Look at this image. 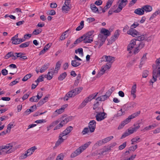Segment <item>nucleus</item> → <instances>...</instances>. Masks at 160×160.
Listing matches in <instances>:
<instances>
[{"instance_id": "22", "label": "nucleus", "mask_w": 160, "mask_h": 160, "mask_svg": "<svg viewBox=\"0 0 160 160\" xmlns=\"http://www.w3.org/2000/svg\"><path fill=\"white\" fill-rule=\"evenodd\" d=\"M49 65L50 64L49 63H45L40 69V72L42 73L45 72L48 68Z\"/></svg>"}, {"instance_id": "7", "label": "nucleus", "mask_w": 160, "mask_h": 160, "mask_svg": "<svg viewBox=\"0 0 160 160\" xmlns=\"http://www.w3.org/2000/svg\"><path fill=\"white\" fill-rule=\"evenodd\" d=\"M111 67V65L106 64L102 67L101 70L97 75V77L99 78L108 69H109Z\"/></svg>"}, {"instance_id": "23", "label": "nucleus", "mask_w": 160, "mask_h": 160, "mask_svg": "<svg viewBox=\"0 0 160 160\" xmlns=\"http://www.w3.org/2000/svg\"><path fill=\"white\" fill-rule=\"evenodd\" d=\"M134 13L139 15H142L144 14V11L142 8H138L135 10L134 11Z\"/></svg>"}, {"instance_id": "42", "label": "nucleus", "mask_w": 160, "mask_h": 160, "mask_svg": "<svg viewBox=\"0 0 160 160\" xmlns=\"http://www.w3.org/2000/svg\"><path fill=\"white\" fill-rule=\"evenodd\" d=\"M11 40L13 44L16 45L20 44L19 38H11Z\"/></svg>"}, {"instance_id": "48", "label": "nucleus", "mask_w": 160, "mask_h": 160, "mask_svg": "<svg viewBox=\"0 0 160 160\" xmlns=\"http://www.w3.org/2000/svg\"><path fill=\"white\" fill-rule=\"evenodd\" d=\"M42 95L43 94L42 92H38L37 95L36 96V97L37 98L36 99V102H37L38 100L42 97Z\"/></svg>"}, {"instance_id": "41", "label": "nucleus", "mask_w": 160, "mask_h": 160, "mask_svg": "<svg viewBox=\"0 0 160 160\" xmlns=\"http://www.w3.org/2000/svg\"><path fill=\"white\" fill-rule=\"evenodd\" d=\"M44 75H43L39 76L35 81V82L38 83L40 82L43 81H44Z\"/></svg>"}, {"instance_id": "6", "label": "nucleus", "mask_w": 160, "mask_h": 160, "mask_svg": "<svg viewBox=\"0 0 160 160\" xmlns=\"http://www.w3.org/2000/svg\"><path fill=\"white\" fill-rule=\"evenodd\" d=\"M107 38V36H104L102 34H99L98 35V41H95V43L96 45L99 44L98 48H100L103 45Z\"/></svg>"}, {"instance_id": "52", "label": "nucleus", "mask_w": 160, "mask_h": 160, "mask_svg": "<svg viewBox=\"0 0 160 160\" xmlns=\"http://www.w3.org/2000/svg\"><path fill=\"white\" fill-rule=\"evenodd\" d=\"M60 122L59 124L55 127L53 129L54 130L59 129L63 127V125Z\"/></svg>"}, {"instance_id": "15", "label": "nucleus", "mask_w": 160, "mask_h": 160, "mask_svg": "<svg viewBox=\"0 0 160 160\" xmlns=\"http://www.w3.org/2000/svg\"><path fill=\"white\" fill-rule=\"evenodd\" d=\"M72 129L73 127L72 126H69L60 134V135H62V136L64 137L68 134L72 130Z\"/></svg>"}, {"instance_id": "24", "label": "nucleus", "mask_w": 160, "mask_h": 160, "mask_svg": "<svg viewBox=\"0 0 160 160\" xmlns=\"http://www.w3.org/2000/svg\"><path fill=\"white\" fill-rule=\"evenodd\" d=\"M61 62L59 61H58L56 64L55 65V68L53 71L55 73H57L58 72V71L60 69L61 66Z\"/></svg>"}, {"instance_id": "63", "label": "nucleus", "mask_w": 160, "mask_h": 160, "mask_svg": "<svg viewBox=\"0 0 160 160\" xmlns=\"http://www.w3.org/2000/svg\"><path fill=\"white\" fill-rule=\"evenodd\" d=\"M14 126L13 125V124L12 122H10L7 126V130H9L10 132L11 128Z\"/></svg>"}, {"instance_id": "35", "label": "nucleus", "mask_w": 160, "mask_h": 160, "mask_svg": "<svg viewBox=\"0 0 160 160\" xmlns=\"http://www.w3.org/2000/svg\"><path fill=\"white\" fill-rule=\"evenodd\" d=\"M113 138V136H110L108 137H107L103 139L102 140V142H103V144L106 143L110 140L112 139Z\"/></svg>"}, {"instance_id": "53", "label": "nucleus", "mask_w": 160, "mask_h": 160, "mask_svg": "<svg viewBox=\"0 0 160 160\" xmlns=\"http://www.w3.org/2000/svg\"><path fill=\"white\" fill-rule=\"evenodd\" d=\"M13 52H10L8 53L5 56V58L6 59H8L10 57L13 56Z\"/></svg>"}, {"instance_id": "4", "label": "nucleus", "mask_w": 160, "mask_h": 160, "mask_svg": "<svg viewBox=\"0 0 160 160\" xmlns=\"http://www.w3.org/2000/svg\"><path fill=\"white\" fill-rule=\"evenodd\" d=\"M98 94V93H95L90 95L88 97L86 98L80 105V108H82L85 107L88 102L91 101L92 99L95 98Z\"/></svg>"}, {"instance_id": "44", "label": "nucleus", "mask_w": 160, "mask_h": 160, "mask_svg": "<svg viewBox=\"0 0 160 160\" xmlns=\"http://www.w3.org/2000/svg\"><path fill=\"white\" fill-rule=\"evenodd\" d=\"M91 8L93 12H98V8L94 4L91 5Z\"/></svg>"}, {"instance_id": "2", "label": "nucleus", "mask_w": 160, "mask_h": 160, "mask_svg": "<svg viewBox=\"0 0 160 160\" xmlns=\"http://www.w3.org/2000/svg\"><path fill=\"white\" fill-rule=\"evenodd\" d=\"M91 143V142H87L77 148L70 155L71 158H73L79 155L89 146Z\"/></svg>"}, {"instance_id": "25", "label": "nucleus", "mask_w": 160, "mask_h": 160, "mask_svg": "<svg viewBox=\"0 0 160 160\" xmlns=\"http://www.w3.org/2000/svg\"><path fill=\"white\" fill-rule=\"evenodd\" d=\"M62 137H63V136H62V135H60V134L59 136V139L55 143V147H58L59 145L61 143L63 142L64 139L62 138Z\"/></svg>"}, {"instance_id": "19", "label": "nucleus", "mask_w": 160, "mask_h": 160, "mask_svg": "<svg viewBox=\"0 0 160 160\" xmlns=\"http://www.w3.org/2000/svg\"><path fill=\"white\" fill-rule=\"evenodd\" d=\"M119 31L117 30L115 32L114 35L112 36L110 38V40L112 42H114L116 39H117L119 35Z\"/></svg>"}, {"instance_id": "36", "label": "nucleus", "mask_w": 160, "mask_h": 160, "mask_svg": "<svg viewBox=\"0 0 160 160\" xmlns=\"http://www.w3.org/2000/svg\"><path fill=\"white\" fill-rule=\"evenodd\" d=\"M94 32V31H91L88 32V33L84 34V35L86 36L87 37L89 38H92L93 39V37L94 36L93 35Z\"/></svg>"}, {"instance_id": "8", "label": "nucleus", "mask_w": 160, "mask_h": 160, "mask_svg": "<svg viewBox=\"0 0 160 160\" xmlns=\"http://www.w3.org/2000/svg\"><path fill=\"white\" fill-rule=\"evenodd\" d=\"M102 61L112 63L115 60V58L110 56L104 55L102 58Z\"/></svg>"}, {"instance_id": "38", "label": "nucleus", "mask_w": 160, "mask_h": 160, "mask_svg": "<svg viewBox=\"0 0 160 160\" xmlns=\"http://www.w3.org/2000/svg\"><path fill=\"white\" fill-rule=\"evenodd\" d=\"M123 112H125L128 110L130 108L127 103L124 104L121 108Z\"/></svg>"}, {"instance_id": "27", "label": "nucleus", "mask_w": 160, "mask_h": 160, "mask_svg": "<svg viewBox=\"0 0 160 160\" xmlns=\"http://www.w3.org/2000/svg\"><path fill=\"white\" fill-rule=\"evenodd\" d=\"M144 12H150L151 11L152 9V7L149 5H146L142 7Z\"/></svg>"}, {"instance_id": "49", "label": "nucleus", "mask_w": 160, "mask_h": 160, "mask_svg": "<svg viewBox=\"0 0 160 160\" xmlns=\"http://www.w3.org/2000/svg\"><path fill=\"white\" fill-rule=\"evenodd\" d=\"M130 108H133L135 107L137 105V103L133 102H131L127 103Z\"/></svg>"}, {"instance_id": "30", "label": "nucleus", "mask_w": 160, "mask_h": 160, "mask_svg": "<svg viewBox=\"0 0 160 160\" xmlns=\"http://www.w3.org/2000/svg\"><path fill=\"white\" fill-rule=\"evenodd\" d=\"M30 150V149H29L25 152V153L23 154V158H26L28 156L31 155L33 153Z\"/></svg>"}, {"instance_id": "61", "label": "nucleus", "mask_w": 160, "mask_h": 160, "mask_svg": "<svg viewBox=\"0 0 160 160\" xmlns=\"http://www.w3.org/2000/svg\"><path fill=\"white\" fill-rule=\"evenodd\" d=\"M15 56H17V58H20L22 55H24L25 54L22 53L21 52H15Z\"/></svg>"}, {"instance_id": "60", "label": "nucleus", "mask_w": 160, "mask_h": 160, "mask_svg": "<svg viewBox=\"0 0 160 160\" xmlns=\"http://www.w3.org/2000/svg\"><path fill=\"white\" fill-rule=\"evenodd\" d=\"M82 37H81L77 39L74 42V44L76 45L81 42L82 41Z\"/></svg>"}, {"instance_id": "32", "label": "nucleus", "mask_w": 160, "mask_h": 160, "mask_svg": "<svg viewBox=\"0 0 160 160\" xmlns=\"http://www.w3.org/2000/svg\"><path fill=\"white\" fill-rule=\"evenodd\" d=\"M30 44V42H25L24 43L21 44L19 46V47L21 48H24L28 47Z\"/></svg>"}, {"instance_id": "3", "label": "nucleus", "mask_w": 160, "mask_h": 160, "mask_svg": "<svg viewBox=\"0 0 160 160\" xmlns=\"http://www.w3.org/2000/svg\"><path fill=\"white\" fill-rule=\"evenodd\" d=\"M159 60L156 61V68L158 69V71L155 69L152 72V78L150 80V82L153 83L157 80V78L160 76V62Z\"/></svg>"}, {"instance_id": "20", "label": "nucleus", "mask_w": 160, "mask_h": 160, "mask_svg": "<svg viewBox=\"0 0 160 160\" xmlns=\"http://www.w3.org/2000/svg\"><path fill=\"white\" fill-rule=\"evenodd\" d=\"M65 5H63L62 8V10L63 12L67 13L69 11L70 8L69 7V4L67 5V3L64 4Z\"/></svg>"}, {"instance_id": "1", "label": "nucleus", "mask_w": 160, "mask_h": 160, "mask_svg": "<svg viewBox=\"0 0 160 160\" xmlns=\"http://www.w3.org/2000/svg\"><path fill=\"white\" fill-rule=\"evenodd\" d=\"M82 87L76 88L68 92L64 96L63 99L67 101L70 98L74 97L76 95L79 93L82 89Z\"/></svg>"}, {"instance_id": "33", "label": "nucleus", "mask_w": 160, "mask_h": 160, "mask_svg": "<svg viewBox=\"0 0 160 160\" xmlns=\"http://www.w3.org/2000/svg\"><path fill=\"white\" fill-rule=\"evenodd\" d=\"M81 64V63L77 62L76 60H72L71 61V65L74 67H77Z\"/></svg>"}, {"instance_id": "50", "label": "nucleus", "mask_w": 160, "mask_h": 160, "mask_svg": "<svg viewBox=\"0 0 160 160\" xmlns=\"http://www.w3.org/2000/svg\"><path fill=\"white\" fill-rule=\"evenodd\" d=\"M19 78H17L15 80L11 82L9 84V85L10 86H12L14 85H15L17 83L19 82Z\"/></svg>"}, {"instance_id": "5", "label": "nucleus", "mask_w": 160, "mask_h": 160, "mask_svg": "<svg viewBox=\"0 0 160 160\" xmlns=\"http://www.w3.org/2000/svg\"><path fill=\"white\" fill-rule=\"evenodd\" d=\"M95 112L96 113L95 118L98 121H101L107 117V114L104 112H101L99 111H98V110H96L95 111Z\"/></svg>"}, {"instance_id": "18", "label": "nucleus", "mask_w": 160, "mask_h": 160, "mask_svg": "<svg viewBox=\"0 0 160 160\" xmlns=\"http://www.w3.org/2000/svg\"><path fill=\"white\" fill-rule=\"evenodd\" d=\"M59 122V121L58 120H56L52 122L49 126H48L47 127V131H48L52 129L53 127L56 125L58 124Z\"/></svg>"}, {"instance_id": "16", "label": "nucleus", "mask_w": 160, "mask_h": 160, "mask_svg": "<svg viewBox=\"0 0 160 160\" xmlns=\"http://www.w3.org/2000/svg\"><path fill=\"white\" fill-rule=\"evenodd\" d=\"M137 84L134 83V84L132 86L131 88V94L132 96L133 99H135L136 97L135 93L136 92Z\"/></svg>"}, {"instance_id": "37", "label": "nucleus", "mask_w": 160, "mask_h": 160, "mask_svg": "<svg viewBox=\"0 0 160 160\" xmlns=\"http://www.w3.org/2000/svg\"><path fill=\"white\" fill-rule=\"evenodd\" d=\"M84 21H82L80 23V25L77 27L76 30L77 31H79L81 30L83 27L84 25Z\"/></svg>"}, {"instance_id": "28", "label": "nucleus", "mask_w": 160, "mask_h": 160, "mask_svg": "<svg viewBox=\"0 0 160 160\" xmlns=\"http://www.w3.org/2000/svg\"><path fill=\"white\" fill-rule=\"evenodd\" d=\"M127 2L126 0H119L118 2L120 3L118 6L123 8L127 4Z\"/></svg>"}, {"instance_id": "12", "label": "nucleus", "mask_w": 160, "mask_h": 160, "mask_svg": "<svg viewBox=\"0 0 160 160\" xmlns=\"http://www.w3.org/2000/svg\"><path fill=\"white\" fill-rule=\"evenodd\" d=\"M72 117H68L65 118H60L58 119L57 120L59 121L63 126L66 124L68 122L71 120Z\"/></svg>"}, {"instance_id": "46", "label": "nucleus", "mask_w": 160, "mask_h": 160, "mask_svg": "<svg viewBox=\"0 0 160 160\" xmlns=\"http://www.w3.org/2000/svg\"><path fill=\"white\" fill-rule=\"evenodd\" d=\"M140 124V123H137L136 124H134V127L133 128H132L134 130V131L136 132L138 129L140 127V126L139 125V124Z\"/></svg>"}, {"instance_id": "31", "label": "nucleus", "mask_w": 160, "mask_h": 160, "mask_svg": "<svg viewBox=\"0 0 160 160\" xmlns=\"http://www.w3.org/2000/svg\"><path fill=\"white\" fill-rule=\"evenodd\" d=\"M12 144L9 143L7 144L6 145H2L0 146V150L3 149H8L11 147H12Z\"/></svg>"}, {"instance_id": "54", "label": "nucleus", "mask_w": 160, "mask_h": 160, "mask_svg": "<svg viewBox=\"0 0 160 160\" xmlns=\"http://www.w3.org/2000/svg\"><path fill=\"white\" fill-rule=\"evenodd\" d=\"M42 31L41 29H35L33 32L32 34L34 35H38Z\"/></svg>"}, {"instance_id": "11", "label": "nucleus", "mask_w": 160, "mask_h": 160, "mask_svg": "<svg viewBox=\"0 0 160 160\" xmlns=\"http://www.w3.org/2000/svg\"><path fill=\"white\" fill-rule=\"evenodd\" d=\"M136 44V39H132L130 41V42L127 47V50L128 51H130L129 53L131 52V50L134 47Z\"/></svg>"}, {"instance_id": "21", "label": "nucleus", "mask_w": 160, "mask_h": 160, "mask_svg": "<svg viewBox=\"0 0 160 160\" xmlns=\"http://www.w3.org/2000/svg\"><path fill=\"white\" fill-rule=\"evenodd\" d=\"M101 34L104 36H108L110 35V32L109 31L104 28H102L100 32Z\"/></svg>"}, {"instance_id": "9", "label": "nucleus", "mask_w": 160, "mask_h": 160, "mask_svg": "<svg viewBox=\"0 0 160 160\" xmlns=\"http://www.w3.org/2000/svg\"><path fill=\"white\" fill-rule=\"evenodd\" d=\"M96 122L95 120L90 121L88 123V127L90 132H94L96 128Z\"/></svg>"}, {"instance_id": "47", "label": "nucleus", "mask_w": 160, "mask_h": 160, "mask_svg": "<svg viewBox=\"0 0 160 160\" xmlns=\"http://www.w3.org/2000/svg\"><path fill=\"white\" fill-rule=\"evenodd\" d=\"M125 114L124 112L121 108V109L118 112L117 114L116 115V116L117 117H119L122 116V115Z\"/></svg>"}, {"instance_id": "62", "label": "nucleus", "mask_w": 160, "mask_h": 160, "mask_svg": "<svg viewBox=\"0 0 160 160\" xmlns=\"http://www.w3.org/2000/svg\"><path fill=\"white\" fill-rule=\"evenodd\" d=\"M33 112V110H32L30 109H27L23 113L24 115H27L30 114L31 112Z\"/></svg>"}, {"instance_id": "14", "label": "nucleus", "mask_w": 160, "mask_h": 160, "mask_svg": "<svg viewBox=\"0 0 160 160\" xmlns=\"http://www.w3.org/2000/svg\"><path fill=\"white\" fill-rule=\"evenodd\" d=\"M53 68L49 70H52V71L48 72L47 74L44 75V77L46 78L48 80H51L53 77L54 74L55 73V72L53 71Z\"/></svg>"}, {"instance_id": "55", "label": "nucleus", "mask_w": 160, "mask_h": 160, "mask_svg": "<svg viewBox=\"0 0 160 160\" xmlns=\"http://www.w3.org/2000/svg\"><path fill=\"white\" fill-rule=\"evenodd\" d=\"M89 132V128H84L82 132V133L83 135H85L88 133Z\"/></svg>"}, {"instance_id": "29", "label": "nucleus", "mask_w": 160, "mask_h": 160, "mask_svg": "<svg viewBox=\"0 0 160 160\" xmlns=\"http://www.w3.org/2000/svg\"><path fill=\"white\" fill-rule=\"evenodd\" d=\"M67 74L66 72H64L61 74L58 77V80L59 81H62L67 76Z\"/></svg>"}, {"instance_id": "56", "label": "nucleus", "mask_w": 160, "mask_h": 160, "mask_svg": "<svg viewBox=\"0 0 160 160\" xmlns=\"http://www.w3.org/2000/svg\"><path fill=\"white\" fill-rule=\"evenodd\" d=\"M103 144L102 140H99L94 145L95 147H98L101 146L102 144Z\"/></svg>"}, {"instance_id": "45", "label": "nucleus", "mask_w": 160, "mask_h": 160, "mask_svg": "<svg viewBox=\"0 0 160 160\" xmlns=\"http://www.w3.org/2000/svg\"><path fill=\"white\" fill-rule=\"evenodd\" d=\"M137 39H136V41H142L144 40L145 38V37L144 35H140L138 36H137Z\"/></svg>"}, {"instance_id": "34", "label": "nucleus", "mask_w": 160, "mask_h": 160, "mask_svg": "<svg viewBox=\"0 0 160 160\" xmlns=\"http://www.w3.org/2000/svg\"><path fill=\"white\" fill-rule=\"evenodd\" d=\"M115 90V88L114 87H112L111 88L109 89L107 92L106 93V94L107 95L108 97H109V96L111 95L112 93V92L113 91H114Z\"/></svg>"}, {"instance_id": "58", "label": "nucleus", "mask_w": 160, "mask_h": 160, "mask_svg": "<svg viewBox=\"0 0 160 160\" xmlns=\"http://www.w3.org/2000/svg\"><path fill=\"white\" fill-rule=\"evenodd\" d=\"M127 142H123L122 144L120 145L119 147V149L122 150L124 149L126 146Z\"/></svg>"}, {"instance_id": "40", "label": "nucleus", "mask_w": 160, "mask_h": 160, "mask_svg": "<svg viewBox=\"0 0 160 160\" xmlns=\"http://www.w3.org/2000/svg\"><path fill=\"white\" fill-rule=\"evenodd\" d=\"M32 74L31 73L28 74L26 75L22 79V80L23 81H26L28 79L32 77Z\"/></svg>"}, {"instance_id": "10", "label": "nucleus", "mask_w": 160, "mask_h": 160, "mask_svg": "<svg viewBox=\"0 0 160 160\" xmlns=\"http://www.w3.org/2000/svg\"><path fill=\"white\" fill-rule=\"evenodd\" d=\"M127 33L131 35L133 37L140 35V34L139 32L133 28H131L129 31H128Z\"/></svg>"}, {"instance_id": "17", "label": "nucleus", "mask_w": 160, "mask_h": 160, "mask_svg": "<svg viewBox=\"0 0 160 160\" xmlns=\"http://www.w3.org/2000/svg\"><path fill=\"white\" fill-rule=\"evenodd\" d=\"M81 37H82V41H83V42L85 43H91L93 41V39L89 38L88 37H87V36L84 35L81 36Z\"/></svg>"}, {"instance_id": "64", "label": "nucleus", "mask_w": 160, "mask_h": 160, "mask_svg": "<svg viewBox=\"0 0 160 160\" xmlns=\"http://www.w3.org/2000/svg\"><path fill=\"white\" fill-rule=\"evenodd\" d=\"M132 119L131 117L129 116L127 118L123 121H124V122L127 124L131 121Z\"/></svg>"}, {"instance_id": "57", "label": "nucleus", "mask_w": 160, "mask_h": 160, "mask_svg": "<svg viewBox=\"0 0 160 160\" xmlns=\"http://www.w3.org/2000/svg\"><path fill=\"white\" fill-rule=\"evenodd\" d=\"M148 70H146L144 71L142 73V77L143 78H146L148 75Z\"/></svg>"}, {"instance_id": "26", "label": "nucleus", "mask_w": 160, "mask_h": 160, "mask_svg": "<svg viewBox=\"0 0 160 160\" xmlns=\"http://www.w3.org/2000/svg\"><path fill=\"white\" fill-rule=\"evenodd\" d=\"M99 102L98 101H96L95 102L94 104L93 107V110H98V111H100L101 109V108L100 107H98L99 105Z\"/></svg>"}, {"instance_id": "59", "label": "nucleus", "mask_w": 160, "mask_h": 160, "mask_svg": "<svg viewBox=\"0 0 160 160\" xmlns=\"http://www.w3.org/2000/svg\"><path fill=\"white\" fill-rule=\"evenodd\" d=\"M64 158V155L62 153L59 154L57 157L56 160H62Z\"/></svg>"}, {"instance_id": "39", "label": "nucleus", "mask_w": 160, "mask_h": 160, "mask_svg": "<svg viewBox=\"0 0 160 160\" xmlns=\"http://www.w3.org/2000/svg\"><path fill=\"white\" fill-rule=\"evenodd\" d=\"M140 139V138L138 136L132 139L131 140V141L132 142L131 144H133L134 143L137 142L138 141V142H140V141H138V140Z\"/></svg>"}, {"instance_id": "43", "label": "nucleus", "mask_w": 160, "mask_h": 160, "mask_svg": "<svg viewBox=\"0 0 160 160\" xmlns=\"http://www.w3.org/2000/svg\"><path fill=\"white\" fill-rule=\"evenodd\" d=\"M140 111H139L132 113L131 115H130V116L131 117V118L132 119L138 116L140 114Z\"/></svg>"}, {"instance_id": "13", "label": "nucleus", "mask_w": 160, "mask_h": 160, "mask_svg": "<svg viewBox=\"0 0 160 160\" xmlns=\"http://www.w3.org/2000/svg\"><path fill=\"white\" fill-rule=\"evenodd\" d=\"M145 45L144 43L143 42H140L138 46L135 48L134 49L133 53L135 54H137L140 51V50L143 48Z\"/></svg>"}, {"instance_id": "51", "label": "nucleus", "mask_w": 160, "mask_h": 160, "mask_svg": "<svg viewBox=\"0 0 160 160\" xmlns=\"http://www.w3.org/2000/svg\"><path fill=\"white\" fill-rule=\"evenodd\" d=\"M64 108H61L60 109L56 110L55 112H57L58 114H60L64 111Z\"/></svg>"}]
</instances>
